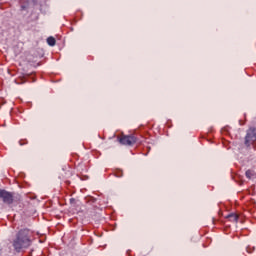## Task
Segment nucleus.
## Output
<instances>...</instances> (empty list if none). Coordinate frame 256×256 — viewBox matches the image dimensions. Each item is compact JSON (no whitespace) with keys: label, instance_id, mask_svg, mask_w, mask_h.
<instances>
[{"label":"nucleus","instance_id":"obj_1","mask_svg":"<svg viewBox=\"0 0 256 256\" xmlns=\"http://www.w3.org/2000/svg\"><path fill=\"white\" fill-rule=\"evenodd\" d=\"M33 232L29 229H22L18 231L15 238L12 241V247L16 253H21L22 249L31 247V237Z\"/></svg>","mask_w":256,"mask_h":256},{"label":"nucleus","instance_id":"obj_2","mask_svg":"<svg viewBox=\"0 0 256 256\" xmlns=\"http://www.w3.org/2000/svg\"><path fill=\"white\" fill-rule=\"evenodd\" d=\"M245 145L246 147H251V145H254L256 143V128L250 127L245 136Z\"/></svg>","mask_w":256,"mask_h":256},{"label":"nucleus","instance_id":"obj_3","mask_svg":"<svg viewBox=\"0 0 256 256\" xmlns=\"http://www.w3.org/2000/svg\"><path fill=\"white\" fill-rule=\"evenodd\" d=\"M119 143H121V145H135V143H137V138L133 135H122L119 139Z\"/></svg>","mask_w":256,"mask_h":256},{"label":"nucleus","instance_id":"obj_4","mask_svg":"<svg viewBox=\"0 0 256 256\" xmlns=\"http://www.w3.org/2000/svg\"><path fill=\"white\" fill-rule=\"evenodd\" d=\"M0 199H2L4 203L11 205V203H13V194L5 190H0Z\"/></svg>","mask_w":256,"mask_h":256},{"label":"nucleus","instance_id":"obj_5","mask_svg":"<svg viewBox=\"0 0 256 256\" xmlns=\"http://www.w3.org/2000/svg\"><path fill=\"white\" fill-rule=\"evenodd\" d=\"M247 179H255L256 173L253 170H247L245 173Z\"/></svg>","mask_w":256,"mask_h":256},{"label":"nucleus","instance_id":"obj_6","mask_svg":"<svg viewBox=\"0 0 256 256\" xmlns=\"http://www.w3.org/2000/svg\"><path fill=\"white\" fill-rule=\"evenodd\" d=\"M228 219H229V221H232L233 223H237L239 216H237V214H230V215H228Z\"/></svg>","mask_w":256,"mask_h":256},{"label":"nucleus","instance_id":"obj_7","mask_svg":"<svg viewBox=\"0 0 256 256\" xmlns=\"http://www.w3.org/2000/svg\"><path fill=\"white\" fill-rule=\"evenodd\" d=\"M47 43L48 45H50V47H55L56 40L52 36H50L47 38Z\"/></svg>","mask_w":256,"mask_h":256},{"label":"nucleus","instance_id":"obj_8","mask_svg":"<svg viewBox=\"0 0 256 256\" xmlns=\"http://www.w3.org/2000/svg\"><path fill=\"white\" fill-rule=\"evenodd\" d=\"M71 203H73V201H75V199H70Z\"/></svg>","mask_w":256,"mask_h":256}]
</instances>
